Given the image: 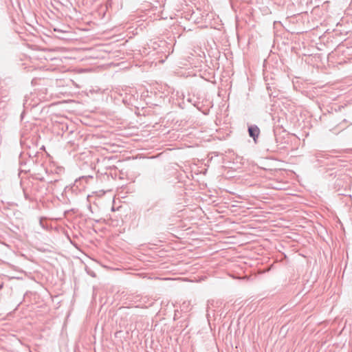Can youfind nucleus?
Instances as JSON below:
<instances>
[{"instance_id": "7ed1b4c3", "label": "nucleus", "mask_w": 352, "mask_h": 352, "mask_svg": "<svg viewBox=\"0 0 352 352\" xmlns=\"http://www.w3.org/2000/svg\"><path fill=\"white\" fill-rule=\"evenodd\" d=\"M316 160L324 165H328L331 164V160H333L334 157L327 153L319 151L314 155Z\"/></svg>"}, {"instance_id": "423d86ee", "label": "nucleus", "mask_w": 352, "mask_h": 352, "mask_svg": "<svg viewBox=\"0 0 352 352\" xmlns=\"http://www.w3.org/2000/svg\"><path fill=\"white\" fill-rule=\"evenodd\" d=\"M54 31H58V32H60V30L56 29V28H54Z\"/></svg>"}, {"instance_id": "f03ea898", "label": "nucleus", "mask_w": 352, "mask_h": 352, "mask_svg": "<svg viewBox=\"0 0 352 352\" xmlns=\"http://www.w3.org/2000/svg\"><path fill=\"white\" fill-rule=\"evenodd\" d=\"M146 212L150 213L151 219L154 223H161L166 213L162 200L154 201L146 210Z\"/></svg>"}, {"instance_id": "20e7f679", "label": "nucleus", "mask_w": 352, "mask_h": 352, "mask_svg": "<svg viewBox=\"0 0 352 352\" xmlns=\"http://www.w3.org/2000/svg\"><path fill=\"white\" fill-rule=\"evenodd\" d=\"M248 134L252 138L254 143H257V140L260 134V129L256 124H252L248 126Z\"/></svg>"}, {"instance_id": "f257e3e1", "label": "nucleus", "mask_w": 352, "mask_h": 352, "mask_svg": "<svg viewBox=\"0 0 352 352\" xmlns=\"http://www.w3.org/2000/svg\"><path fill=\"white\" fill-rule=\"evenodd\" d=\"M277 128L272 131L266 133L262 139V146L268 152L274 153L278 149V145L281 142L277 138Z\"/></svg>"}, {"instance_id": "39448f33", "label": "nucleus", "mask_w": 352, "mask_h": 352, "mask_svg": "<svg viewBox=\"0 0 352 352\" xmlns=\"http://www.w3.org/2000/svg\"><path fill=\"white\" fill-rule=\"evenodd\" d=\"M3 283L0 284V289H1L3 288Z\"/></svg>"}]
</instances>
